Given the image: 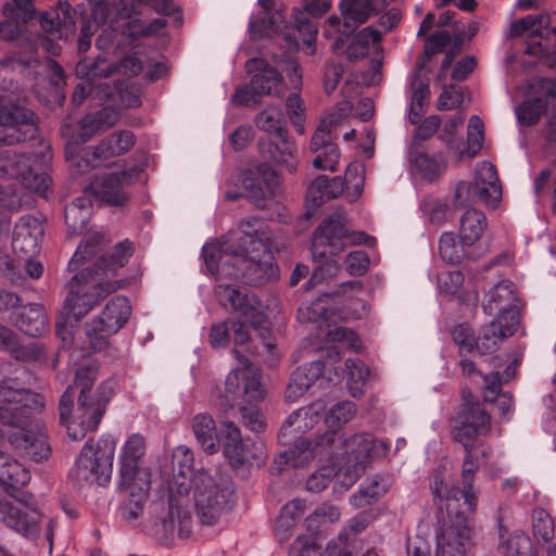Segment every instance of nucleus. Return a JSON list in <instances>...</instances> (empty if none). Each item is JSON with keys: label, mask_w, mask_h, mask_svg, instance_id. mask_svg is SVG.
Returning <instances> with one entry per match:
<instances>
[{"label": "nucleus", "mask_w": 556, "mask_h": 556, "mask_svg": "<svg viewBox=\"0 0 556 556\" xmlns=\"http://www.w3.org/2000/svg\"><path fill=\"white\" fill-rule=\"evenodd\" d=\"M10 323L25 334L37 338L46 332L48 317L42 304H18L10 314Z\"/></svg>", "instance_id": "b1692460"}, {"label": "nucleus", "mask_w": 556, "mask_h": 556, "mask_svg": "<svg viewBox=\"0 0 556 556\" xmlns=\"http://www.w3.org/2000/svg\"><path fill=\"white\" fill-rule=\"evenodd\" d=\"M446 468L439 466L431 476L430 489L441 516L435 529V556H473L475 544L469 517L477 507L473 485H448Z\"/></svg>", "instance_id": "f257e3e1"}, {"label": "nucleus", "mask_w": 556, "mask_h": 556, "mask_svg": "<svg viewBox=\"0 0 556 556\" xmlns=\"http://www.w3.org/2000/svg\"><path fill=\"white\" fill-rule=\"evenodd\" d=\"M75 72L80 79L94 84L99 78L110 77L115 68L105 59L84 58L77 63Z\"/></svg>", "instance_id": "a19ab883"}, {"label": "nucleus", "mask_w": 556, "mask_h": 556, "mask_svg": "<svg viewBox=\"0 0 556 556\" xmlns=\"http://www.w3.org/2000/svg\"><path fill=\"white\" fill-rule=\"evenodd\" d=\"M116 115L108 108L86 114L77 124L76 131L71 136L74 143H85L96 134L114 126Z\"/></svg>", "instance_id": "c756f323"}, {"label": "nucleus", "mask_w": 556, "mask_h": 556, "mask_svg": "<svg viewBox=\"0 0 556 556\" xmlns=\"http://www.w3.org/2000/svg\"><path fill=\"white\" fill-rule=\"evenodd\" d=\"M71 4L60 1L58 9H51L40 14L39 23L42 30L56 38H62V28L73 25L71 17Z\"/></svg>", "instance_id": "f704fd0d"}, {"label": "nucleus", "mask_w": 556, "mask_h": 556, "mask_svg": "<svg viewBox=\"0 0 556 556\" xmlns=\"http://www.w3.org/2000/svg\"><path fill=\"white\" fill-rule=\"evenodd\" d=\"M274 136V138H260L261 156L280 169L290 174L295 173L299 165L298 150L295 143L290 140L288 130Z\"/></svg>", "instance_id": "2eb2a0df"}, {"label": "nucleus", "mask_w": 556, "mask_h": 556, "mask_svg": "<svg viewBox=\"0 0 556 556\" xmlns=\"http://www.w3.org/2000/svg\"><path fill=\"white\" fill-rule=\"evenodd\" d=\"M131 314V306L126 296L116 295L111 299L101 314L91 319L90 331L93 327H104L109 333H117L128 321Z\"/></svg>", "instance_id": "a878e982"}, {"label": "nucleus", "mask_w": 556, "mask_h": 556, "mask_svg": "<svg viewBox=\"0 0 556 556\" xmlns=\"http://www.w3.org/2000/svg\"><path fill=\"white\" fill-rule=\"evenodd\" d=\"M265 391L260 378L249 368L231 370L225 381V392L219 399V407L225 414L238 410L245 429L251 432H264L267 424L256 403L263 401Z\"/></svg>", "instance_id": "39448f33"}, {"label": "nucleus", "mask_w": 556, "mask_h": 556, "mask_svg": "<svg viewBox=\"0 0 556 556\" xmlns=\"http://www.w3.org/2000/svg\"><path fill=\"white\" fill-rule=\"evenodd\" d=\"M214 293L223 307L230 308L240 315V319L230 320V325L236 345L232 353L241 364L244 365L248 363V358L242 355L239 348H242L247 352L250 351V329L257 332L264 346L267 349L274 346L270 341L269 321L266 315L261 311L260 302L255 295L240 290L239 287L223 283L215 287Z\"/></svg>", "instance_id": "20e7f679"}, {"label": "nucleus", "mask_w": 556, "mask_h": 556, "mask_svg": "<svg viewBox=\"0 0 556 556\" xmlns=\"http://www.w3.org/2000/svg\"><path fill=\"white\" fill-rule=\"evenodd\" d=\"M255 124L261 130L271 135L287 131L283 126L282 114L277 110L267 109L262 111L256 115Z\"/></svg>", "instance_id": "680f3d73"}, {"label": "nucleus", "mask_w": 556, "mask_h": 556, "mask_svg": "<svg viewBox=\"0 0 556 556\" xmlns=\"http://www.w3.org/2000/svg\"><path fill=\"white\" fill-rule=\"evenodd\" d=\"M64 219L67 225L68 235L76 237L81 235L88 226L90 213L87 210L80 211L75 205H66Z\"/></svg>", "instance_id": "6e6d98bb"}, {"label": "nucleus", "mask_w": 556, "mask_h": 556, "mask_svg": "<svg viewBox=\"0 0 556 556\" xmlns=\"http://www.w3.org/2000/svg\"><path fill=\"white\" fill-rule=\"evenodd\" d=\"M344 443L346 445L345 452L349 453L351 450L357 463L374 457L375 441L369 433L355 434L351 438V441Z\"/></svg>", "instance_id": "8fccbe9b"}, {"label": "nucleus", "mask_w": 556, "mask_h": 556, "mask_svg": "<svg viewBox=\"0 0 556 556\" xmlns=\"http://www.w3.org/2000/svg\"><path fill=\"white\" fill-rule=\"evenodd\" d=\"M43 235L40 222L30 215L20 218L12 236V248L27 257L39 251V238Z\"/></svg>", "instance_id": "393cba45"}, {"label": "nucleus", "mask_w": 556, "mask_h": 556, "mask_svg": "<svg viewBox=\"0 0 556 556\" xmlns=\"http://www.w3.org/2000/svg\"><path fill=\"white\" fill-rule=\"evenodd\" d=\"M327 176H317L308 186L306 190V212L304 216L309 218L313 215V211L321 206L328 201V191L326 187Z\"/></svg>", "instance_id": "a18cd8bd"}, {"label": "nucleus", "mask_w": 556, "mask_h": 556, "mask_svg": "<svg viewBox=\"0 0 556 556\" xmlns=\"http://www.w3.org/2000/svg\"><path fill=\"white\" fill-rule=\"evenodd\" d=\"M356 414V405L352 401H342L332 406L326 415L325 422L329 430L338 433L337 429L350 421Z\"/></svg>", "instance_id": "de8ad7c7"}, {"label": "nucleus", "mask_w": 556, "mask_h": 556, "mask_svg": "<svg viewBox=\"0 0 556 556\" xmlns=\"http://www.w3.org/2000/svg\"><path fill=\"white\" fill-rule=\"evenodd\" d=\"M13 358L24 363L37 362L43 356V348L31 342L28 344H18L15 336V344L8 350Z\"/></svg>", "instance_id": "0e129e2a"}, {"label": "nucleus", "mask_w": 556, "mask_h": 556, "mask_svg": "<svg viewBox=\"0 0 556 556\" xmlns=\"http://www.w3.org/2000/svg\"><path fill=\"white\" fill-rule=\"evenodd\" d=\"M114 395V388L110 380L99 384L94 393L78 397V419H80V432H73V427L68 428V437L73 440H81L87 432H94L106 413V407Z\"/></svg>", "instance_id": "f8f14e48"}, {"label": "nucleus", "mask_w": 556, "mask_h": 556, "mask_svg": "<svg viewBox=\"0 0 556 556\" xmlns=\"http://www.w3.org/2000/svg\"><path fill=\"white\" fill-rule=\"evenodd\" d=\"M555 526L551 515L544 509H536L533 513V535L544 543L551 542L554 538Z\"/></svg>", "instance_id": "bf43d9fd"}, {"label": "nucleus", "mask_w": 556, "mask_h": 556, "mask_svg": "<svg viewBox=\"0 0 556 556\" xmlns=\"http://www.w3.org/2000/svg\"><path fill=\"white\" fill-rule=\"evenodd\" d=\"M464 245L453 232H443L439 240V253L445 263L456 265L463 260Z\"/></svg>", "instance_id": "49530a36"}, {"label": "nucleus", "mask_w": 556, "mask_h": 556, "mask_svg": "<svg viewBox=\"0 0 556 556\" xmlns=\"http://www.w3.org/2000/svg\"><path fill=\"white\" fill-rule=\"evenodd\" d=\"M328 309L325 303L318 298L316 301L304 302L296 312V319L302 323H318L327 318Z\"/></svg>", "instance_id": "052dcab7"}, {"label": "nucleus", "mask_w": 556, "mask_h": 556, "mask_svg": "<svg viewBox=\"0 0 556 556\" xmlns=\"http://www.w3.org/2000/svg\"><path fill=\"white\" fill-rule=\"evenodd\" d=\"M315 262H319L320 264L316 266L308 279V281L305 283V289H312L316 287L317 285L321 283L323 281H326L328 279H331L337 276V274L340 270V266L337 261L334 260H314Z\"/></svg>", "instance_id": "13d9d810"}, {"label": "nucleus", "mask_w": 556, "mask_h": 556, "mask_svg": "<svg viewBox=\"0 0 556 556\" xmlns=\"http://www.w3.org/2000/svg\"><path fill=\"white\" fill-rule=\"evenodd\" d=\"M472 194L477 197L482 203L488 206L496 207L502 198V186L501 185H483L476 182L475 185L460 181L457 184L455 189V202L463 204L460 199L463 194Z\"/></svg>", "instance_id": "c9c22d12"}, {"label": "nucleus", "mask_w": 556, "mask_h": 556, "mask_svg": "<svg viewBox=\"0 0 556 556\" xmlns=\"http://www.w3.org/2000/svg\"><path fill=\"white\" fill-rule=\"evenodd\" d=\"M516 288L510 280H502L496 283L484 296L482 304L483 312L486 315H497L501 320L506 313H511V323L518 321L516 317Z\"/></svg>", "instance_id": "4be33fe9"}, {"label": "nucleus", "mask_w": 556, "mask_h": 556, "mask_svg": "<svg viewBox=\"0 0 556 556\" xmlns=\"http://www.w3.org/2000/svg\"><path fill=\"white\" fill-rule=\"evenodd\" d=\"M134 251V242L126 239L117 243L112 253L99 256L93 267H85L75 274L67 285L65 308L68 316L79 321L108 295L121 289V281L105 278L115 277Z\"/></svg>", "instance_id": "f03ea898"}, {"label": "nucleus", "mask_w": 556, "mask_h": 556, "mask_svg": "<svg viewBox=\"0 0 556 556\" xmlns=\"http://www.w3.org/2000/svg\"><path fill=\"white\" fill-rule=\"evenodd\" d=\"M130 179L131 174L126 170L106 174L93 178L85 188V191L109 205L122 206L128 201L124 186L128 185Z\"/></svg>", "instance_id": "a211bd4d"}, {"label": "nucleus", "mask_w": 556, "mask_h": 556, "mask_svg": "<svg viewBox=\"0 0 556 556\" xmlns=\"http://www.w3.org/2000/svg\"><path fill=\"white\" fill-rule=\"evenodd\" d=\"M258 5L262 8V14L257 17L252 16L249 22V33L252 40H258L267 37H273L282 29L283 39L288 49H299V40L292 33L287 31L288 26L286 16L283 14V4L278 0H258Z\"/></svg>", "instance_id": "9b49d317"}, {"label": "nucleus", "mask_w": 556, "mask_h": 556, "mask_svg": "<svg viewBox=\"0 0 556 556\" xmlns=\"http://www.w3.org/2000/svg\"><path fill=\"white\" fill-rule=\"evenodd\" d=\"M36 115L16 104L0 105V148L31 140L37 135Z\"/></svg>", "instance_id": "ddd939ff"}, {"label": "nucleus", "mask_w": 556, "mask_h": 556, "mask_svg": "<svg viewBox=\"0 0 556 556\" xmlns=\"http://www.w3.org/2000/svg\"><path fill=\"white\" fill-rule=\"evenodd\" d=\"M30 478V471L11 456L0 471V484L5 486L7 490H21L28 484Z\"/></svg>", "instance_id": "79ce46f5"}, {"label": "nucleus", "mask_w": 556, "mask_h": 556, "mask_svg": "<svg viewBox=\"0 0 556 556\" xmlns=\"http://www.w3.org/2000/svg\"><path fill=\"white\" fill-rule=\"evenodd\" d=\"M38 155L29 151L0 152V178H11L34 189L36 192H43L49 188L50 178L47 175L35 172L34 166Z\"/></svg>", "instance_id": "9d476101"}, {"label": "nucleus", "mask_w": 556, "mask_h": 556, "mask_svg": "<svg viewBox=\"0 0 556 556\" xmlns=\"http://www.w3.org/2000/svg\"><path fill=\"white\" fill-rule=\"evenodd\" d=\"M516 331L517 320L508 326H503L498 319L492 320L482 328L480 336L476 338L475 350L481 355L490 354L497 350L501 341L511 337Z\"/></svg>", "instance_id": "473e14b6"}, {"label": "nucleus", "mask_w": 556, "mask_h": 556, "mask_svg": "<svg viewBox=\"0 0 556 556\" xmlns=\"http://www.w3.org/2000/svg\"><path fill=\"white\" fill-rule=\"evenodd\" d=\"M98 366L96 364L81 365L76 369L74 382L75 391L79 388L78 397L89 395L92 392V387L98 379Z\"/></svg>", "instance_id": "4d7b16f0"}, {"label": "nucleus", "mask_w": 556, "mask_h": 556, "mask_svg": "<svg viewBox=\"0 0 556 556\" xmlns=\"http://www.w3.org/2000/svg\"><path fill=\"white\" fill-rule=\"evenodd\" d=\"M136 143V137L130 130L115 131L102 139V141L92 150L84 152L86 166L96 167V160H108L113 156H119L130 151Z\"/></svg>", "instance_id": "412c9836"}, {"label": "nucleus", "mask_w": 556, "mask_h": 556, "mask_svg": "<svg viewBox=\"0 0 556 556\" xmlns=\"http://www.w3.org/2000/svg\"><path fill=\"white\" fill-rule=\"evenodd\" d=\"M192 428L198 443L205 452L214 454L218 451L216 425L210 415H197L193 418Z\"/></svg>", "instance_id": "58836bf2"}, {"label": "nucleus", "mask_w": 556, "mask_h": 556, "mask_svg": "<svg viewBox=\"0 0 556 556\" xmlns=\"http://www.w3.org/2000/svg\"><path fill=\"white\" fill-rule=\"evenodd\" d=\"M116 441L111 434H102L93 444L89 439L83 446L70 478L77 484L96 482L105 485L113 471Z\"/></svg>", "instance_id": "0eeeda50"}, {"label": "nucleus", "mask_w": 556, "mask_h": 556, "mask_svg": "<svg viewBox=\"0 0 556 556\" xmlns=\"http://www.w3.org/2000/svg\"><path fill=\"white\" fill-rule=\"evenodd\" d=\"M119 488L128 492L119 506V515L122 519L128 522L139 519L144 511V507L149 498L150 481H140V484Z\"/></svg>", "instance_id": "7c9ffc66"}, {"label": "nucleus", "mask_w": 556, "mask_h": 556, "mask_svg": "<svg viewBox=\"0 0 556 556\" xmlns=\"http://www.w3.org/2000/svg\"><path fill=\"white\" fill-rule=\"evenodd\" d=\"M13 380L0 383V424L7 432L28 427L35 414L45 407V397L24 388H15Z\"/></svg>", "instance_id": "6e6552de"}, {"label": "nucleus", "mask_w": 556, "mask_h": 556, "mask_svg": "<svg viewBox=\"0 0 556 556\" xmlns=\"http://www.w3.org/2000/svg\"><path fill=\"white\" fill-rule=\"evenodd\" d=\"M325 370L323 361H313L299 366L293 374L301 380L307 390L321 378Z\"/></svg>", "instance_id": "338daca9"}, {"label": "nucleus", "mask_w": 556, "mask_h": 556, "mask_svg": "<svg viewBox=\"0 0 556 556\" xmlns=\"http://www.w3.org/2000/svg\"><path fill=\"white\" fill-rule=\"evenodd\" d=\"M546 109L547 102L543 98L526 100L516 110L517 119L523 126H533L546 113Z\"/></svg>", "instance_id": "c03bdc74"}, {"label": "nucleus", "mask_w": 556, "mask_h": 556, "mask_svg": "<svg viewBox=\"0 0 556 556\" xmlns=\"http://www.w3.org/2000/svg\"><path fill=\"white\" fill-rule=\"evenodd\" d=\"M78 400L77 392L75 391L74 386H68L66 390L60 397L59 401V415L60 422L67 427H73V432H80V421L78 422V428L76 427V422L73 420V409L75 406V400Z\"/></svg>", "instance_id": "09e8293b"}, {"label": "nucleus", "mask_w": 556, "mask_h": 556, "mask_svg": "<svg viewBox=\"0 0 556 556\" xmlns=\"http://www.w3.org/2000/svg\"><path fill=\"white\" fill-rule=\"evenodd\" d=\"M8 440L9 444L23 457L40 463L51 454L46 437L40 432H33L27 427L4 432L0 429V442Z\"/></svg>", "instance_id": "dca6fc26"}, {"label": "nucleus", "mask_w": 556, "mask_h": 556, "mask_svg": "<svg viewBox=\"0 0 556 556\" xmlns=\"http://www.w3.org/2000/svg\"><path fill=\"white\" fill-rule=\"evenodd\" d=\"M193 465V453L187 446L180 445L174 451L172 457L173 472L175 476L184 479V481L178 483L179 493L188 494L193 485V480L201 472L194 473Z\"/></svg>", "instance_id": "72a5a7b5"}, {"label": "nucleus", "mask_w": 556, "mask_h": 556, "mask_svg": "<svg viewBox=\"0 0 556 556\" xmlns=\"http://www.w3.org/2000/svg\"><path fill=\"white\" fill-rule=\"evenodd\" d=\"M483 122L478 115L469 118L467 130L468 150L471 156H476L483 147L484 130Z\"/></svg>", "instance_id": "e2e57ef3"}, {"label": "nucleus", "mask_w": 556, "mask_h": 556, "mask_svg": "<svg viewBox=\"0 0 556 556\" xmlns=\"http://www.w3.org/2000/svg\"><path fill=\"white\" fill-rule=\"evenodd\" d=\"M325 408V403L323 401H317L294 410L291 415H289V417L281 426V429L278 433L279 444L289 445L291 443L288 438V431L294 426L295 432H301L304 429H312L321 417Z\"/></svg>", "instance_id": "cd10ccee"}, {"label": "nucleus", "mask_w": 556, "mask_h": 556, "mask_svg": "<svg viewBox=\"0 0 556 556\" xmlns=\"http://www.w3.org/2000/svg\"><path fill=\"white\" fill-rule=\"evenodd\" d=\"M2 14L7 18H16L25 25L35 18L36 9L31 0H11L3 5Z\"/></svg>", "instance_id": "3c124183"}, {"label": "nucleus", "mask_w": 556, "mask_h": 556, "mask_svg": "<svg viewBox=\"0 0 556 556\" xmlns=\"http://www.w3.org/2000/svg\"><path fill=\"white\" fill-rule=\"evenodd\" d=\"M452 48L446 51L445 56L441 63V70H447L454 59L463 49L465 43V24L460 21H456L453 23V36H452Z\"/></svg>", "instance_id": "69168bd1"}, {"label": "nucleus", "mask_w": 556, "mask_h": 556, "mask_svg": "<svg viewBox=\"0 0 556 556\" xmlns=\"http://www.w3.org/2000/svg\"><path fill=\"white\" fill-rule=\"evenodd\" d=\"M350 231L345 218L340 214L326 217L314 230L311 253L313 260L336 256L349 244Z\"/></svg>", "instance_id": "4468645a"}, {"label": "nucleus", "mask_w": 556, "mask_h": 556, "mask_svg": "<svg viewBox=\"0 0 556 556\" xmlns=\"http://www.w3.org/2000/svg\"><path fill=\"white\" fill-rule=\"evenodd\" d=\"M410 161L418 173L428 181L437 180L446 169L447 162L443 153H412Z\"/></svg>", "instance_id": "4c0bfd02"}, {"label": "nucleus", "mask_w": 556, "mask_h": 556, "mask_svg": "<svg viewBox=\"0 0 556 556\" xmlns=\"http://www.w3.org/2000/svg\"><path fill=\"white\" fill-rule=\"evenodd\" d=\"M338 9L343 18L344 36H352L371 15H378L375 0H340Z\"/></svg>", "instance_id": "bb28decb"}, {"label": "nucleus", "mask_w": 556, "mask_h": 556, "mask_svg": "<svg viewBox=\"0 0 556 556\" xmlns=\"http://www.w3.org/2000/svg\"><path fill=\"white\" fill-rule=\"evenodd\" d=\"M274 237L262 229L245 231L239 239L240 255L231 258L233 276L242 283L258 287L278 277V266L273 254Z\"/></svg>", "instance_id": "423d86ee"}, {"label": "nucleus", "mask_w": 556, "mask_h": 556, "mask_svg": "<svg viewBox=\"0 0 556 556\" xmlns=\"http://www.w3.org/2000/svg\"><path fill=\"white\" fill-rule=\"evenodd\" d=\"M245 71L251 74L252 89L258 96L278 94L282 75L264 59H249Z\"/></svg>", "instance_id": "5701e85b"}, {"label": "nucleus", "mask_w": 556, "mask_h": 556, "mask_svg": "<svg viewBox=\"0 0 556 556\" xmlns=\"http://www.w3.org/2000/svg\"><path fill=\"white\" fill-rule=\"evenodd\" d=\"M219 446L223 447V453L232 468H239L245 464L253 465L254 462L260 465L263 462L261 456L250 453L244 447L241 431L233 421H223V429L218 435Z\"/></svg>", "instance_id": "6ab92c4d"}, {"label": "nucleus", "mask_w": 556, "mask_h": 556, "mask_svg": "<svg viewBox=\"0 0 556 556\" xmlns=\"http://www.w3.org/2000/svg\"><path fill=\"white\" fill-rule=\"evenodd\" d=\"M0 519L23 535L33 534L37 530V514H29L9 501L0 502Z\"/></svg>", "instance_id": "2f4dec72"}, {"label": "nucleus", "mask_w": 556, "mask_h": 556, "mask_svg": "<svg viewBox=\"0 0 556 556\" xmlns=\"http://www.w3.org/2000/svg\"><path fill=\"white\" fill-rule=\"evenodd\" d=\"M141 460L119 455V486H132L147 479L139 478Z\"/></svg>", "instance_id": "864d4df0"}, {"label": "nucleus", "mask_w": 556, "mask_h": 556, "mask_svg": "<svg viewBox=\"0 0 556 556\" xmlns=\"http://www.w3.org/2000/svg\"><path fill=\"white\" fill-rule=\"evenodd\" d=\"M464 93L459 86L448 85L444 86L438 99V110L448 111L457 109L463 104Z\"/></svg>", "instance_id": "774afa93"}, {"label": "nucleus", "mask_w": 556, "mask_h": 556, "mask_svg": "<svg viewBox=\"0 0 556 556\" xmlns=\"http://www.w3.org/2000/svg\"><path fill=\"white\" fill-rule=\"evenodd\" d=\"M292 17L294 20V27L300 36L303 45L311 46L316 41L317 26L313 21L298 8L293 9Z\"/></svg>", "instance_id": "603ef678"}, {"label": "nucleus", "mask_w": 556, "mask_h": 556, "mask_svg": "<svg viewBox=\"0 0 556 556\" xmlns=\"http://www.w3.org/2000/svg\"><path fill=\"white\" fill-rule=\"evenodd\" d=\"M529 547V536L521 531H515L505 541H501L498 549L503 556H530Z\"/></svg>", "instance_id": "5fc2aeb1"}, {"label": "nucleus", "mask_w": 556, "mask_h": 556, "mask_svg": "<svg viewBox=\"0 0 556 556\" xmlns=\"http://www.w3.org/2000/svg\"><path fill=\"white\" fill-rule=\"evenodd\" d=\"M106 245L105 237L101 233H93L86 237L77 247L74 255L68 262V270L76 271L87 261L97 257Z\"/></svg>", "instance_id": "ea45409f"}, {"label": "nucleus", "mask_w": 556, "mask_h": 556, "mask_svg": "<svg viewBox=\"0 0 556 556\" xmlns=\"http://www.w3.org/2000/svg\"><path fill=\"white\" fill-rule=\"evenodd\" d=\"M192 486L197 515L203 525H216L235 503L232 483H217L207 472H200Z\"/></svg>", "instance_id": "1a4fd4ad"}, {"label": "nucleus", "mask_w": 556, "mask_h": 556, "mask_svg": "<svg viewBox=\"0 0 556 556\" xmlns=\"http://www.w3.org/2000/svg\"><path fill=\"white\" fill-rule=\"evenodd\" d=\"M491 432V415L481 402H465L458 406L452 419V438L462 444L465 457L462 465V482L469 488L475 483V476L479 469L480 455L489 459L492 455V447L489 443L479 440Z\"/></svg>", "instance_id": "7ed1b4c3"}, {"label": "nucleus", "mask_w": 556, "mask_h": 556, "mask_svg": "<svg viewBox=\"0 0 556 556\" xmlns=\"http://www.w3.org/2000/svg\"><path fill=\"white\" fill-rule=\"evenodd\" d=\"M488 222L483 212L470 208L460 218L459 237L463 244L471 247L481 238Z\"/></svg>", "instance_id": "e433bc0d"}, {"label": "nucleus", "mask_w": 556, "mask_h": 556, "mask_svg": "<svg viewBox=\"0 0 556 556\" xmlns=\"http://www.w3.org/2000/svg\"><path fill=\"white\" fill-rule=\"evenodd\" d=\"M316 129L309 142L311 151L316 155L313 160V166L316 169L337 172L340 160V150L336 140L338 136L328 130Z\"/></svg>", "instance_id": "aec40b11"}, {"label": "nucleus", "mask_w": 556, "mask_h": 556, "mask_svg": "<svg viewBox=\"0 0 556 556\" xmlns=\"http://www.w3.org/2000/svg\"><path fill=\"white\" fill-rule=\"evenodd\" d=\"M178 519L179 530L178 534L180 538H188L191 533L190 525H191V516L190 514L182 509L180 506L176 504V500L172 496L168 501V513L167 516L163 520V527L166 532H174L175 530V520Z\"/></svg>", "instance_id": "37998d69"}, {"label": "nucleus", "mask_w": 556, "mask_h": 556, "mask_svg": "<svg viewBox=\"0 0 556 556\" xmlns=\"http://www.w3.org/2000/svg\"><path fill=\"white\" fill-rule=\"evenodd\" d=\"M547 22L548 17L545 15H527L510 24L509 37L517 38L527 35L531 42H528L525 52L529 55H539L543 52V47L540 41H535L534 39L536 37L542 38Z\"/></svg>", "instance_id": "c85d7f7f"}, {"label": "nucleus", "mask_w": 556, "mask_h": 556, "mask_svg": "<svg viewBox=\"0 0 556 556\" xmlns=\"http://www.w3.org/2000/svg\"><path fill=\"white\" fill-rule=\"evenodd\" d=\"M293 431H295L293 427L288 431V438L291 443L287 445L289 448L285 451V455L291 454L295 457L309 452L313 458H319V460H332L336 457L334 444L337 440H341V437L336 431L327 430L321 435H318L314 442L298 435V433L293 434Z\"/></svg>", "instance_id": "f3484780"}]
</instances>
